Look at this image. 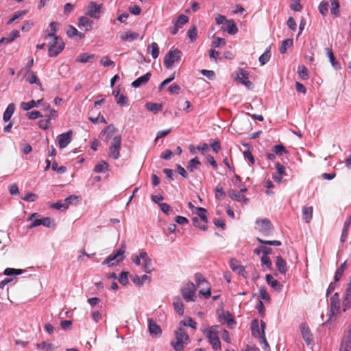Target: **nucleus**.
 I'll use <instances>...</instances> for the list:
<instances>
[{"label":"nucleus","instance_id":"f257e3e1","mask_svg":"<svg viewBox=\"0 0 351 351\" xmlns=\"http://www.w3.org/2000/svg\"><path fill=\"white\" fill-rule=\"evenodd\" d=\"M175 337L176 341H172L171 345L176 351H182L184 346L190 342L189 335L181 327H179V328L175 331Z\"/></svg>","mask_w":351,"mask_h":351},{"label":"nucleus","instance_id":"f03ea898","mask_svg":"<svg viewBox=\"0 0 351 351\" xmlns=\"http://www.w3.org/2000/svg\"><path fill=\"white\" fill-rule=\"evenodd\" d=\"M182 52L178 49H171L165 55L163 60L165 66L167 69H171L175 63L180 62L182 57Z\"/></svg>","mask_w":351,"mask_h":351},{"label":"nucleus","instance_id":"7ed1b4c3","mask_svg":"<svg viewBox=\"0 0 351 351\" xmlns=\"http://www.w3.org/2000/svg\"><path fill=\"white\" fill-rule=\"evenodd\" d=\"M125 254V245L118 249L115 252L108 256L102 263V265H107L109 267L117 265L119 262L123 260Z\"/></svg>","mask_w":351,"mask_h":351},{"label":"nucleus","instance_id":"20e7f679","mask_svg":"<svg viewBox=\"0 0 351 351\" xmlns=\"http://www.w3.org/2000/svg\"><path fill=\"white\" fill-rule=\"evenodd\" d=\"M217 326H213L206 328L203 332L206 338L208 339L210 343L212 345L213 350H221V342L219 337L215 331L213 330L214 328H217Z\"/></svg>","mask_w":351,"mask_h":351},{"label":"nucleus","instance_id":"39448f33","mask_svg":"<svg viewBox=\"0 0 351 351\" xmlns=\"http://www.w3.org/2000/svg\"><path fill=\"white\" fill-rule=\"evenodd\" d=\"M64 48V43L60 37H54L52 42L49 43L48 53L51 57H56Z\"/></svg>","mask_w":351,"mask_h":351},{"label":"nucleus","instance_id":"423d86ee","mask_svg":"<svg viewBox=\"0 0 351 351\" xmlns=\"http://www.w3.org/2000/svg\"><path fill=\"white\" fill-rule=\"evenodd\" d=\"M195 285L191 282H187L181 289V293L186 302H194L195 300Z\"/></svg>","mask_w":351,"mask_h":351},{"label":"nucleus","instance_id":"0eeeda50","mask_svg":"<svg viewBox=\"0 0 351 351\" xmlns=\"http://www.w3.org/2000/svg\"><path fill=\"white\" fill-rule=\"evenodd\" d=\"M36 215H37L36 213H33L29 217L28 220L32 221L31 224L29 225V228H33L37 227L40 225H43L47 228H51V227L55 226L53 219H51L50 217H43L41 219H37L33 220V218Z\"/></svg>","mask_w":351,"mask_h":351},{"label":"nucleus","instance_id":"6e6552de","mask_svg":"<svg viewBox=\"0 0 351 351\" xmlns=\"http://www.w3.org/2000/svg\"><path fill=\"white\" fill-rule=\"evenodd\" d=\"M121 136L117 135L113 137L112 144L109 148L108 156L114 160H117L120 156Z\"/></svg>","mask_w":351,"mask_h":351},{"label":"nucleus","instance_id":"1a4fd4ad","mask_svg":"<svg viewBox=\"0 0 351 351\" xmlns=\"http://www.w3.org/2000/svg\"><path fill=\"white\" fill-rule=\"evenodd\" d=\"M101 11V4L92 1L87 6L86 14L93 19H98L100 17Z\"/></svg>","mask_w":351,"mask_h":351},{"label":"nucleus","instance_id":"9d476101","mask_svg":"<svg viewBox=\"0 0 351 351\" xmlns=\"http://www.w3.org/2000/svg\"><path fill=\"white\" fill-rule=\"evenodd\" d=\"M351 350V324L345 331L341 339L339 351H350Z\"/></svg>","mask_w":351,"mask_h":351},{"label":"nucleus","instance_id":"9b49d317","mask_svg":"<svg viewBox=\"0 0 351 351\" xmlns=\"http://www.w3.org/2000/svg\"><path fill=\"white\" fill-rule=\"evenodd\" d=\"M249 73L245 71L243 69H239L236 76L234 77V80H238L239 82L245 85L248 88H252L253 86L252 83L248 80Z\"/></svg>","mask_w":351,"mask_h":351},{"label":"nucleus","instance_id":"f8f14e48","mask_svg":"<svg viewBox=\"0 0 351 351\" xmlns=\"http://www.w3.org/2000/svg\"><path fill=\"white\" fill-rule=\"evenodd\" d=\"M256 223L258 226V230L263 234L268 236L271 234L272 230V225L269 219H258L256 221Z\"/></svg>","mask_w":351,"mask_h":351},{"label":"nucleus","instance_id":"ddd939ff","mask_svg":"<svg viewBox=\"0 0 351 351\" xmlns=\"http://www.w3.org/2000/svg\"><path fill=\"white\" fill-rule=\"evenodd\" d=\"M73 132L69 130L58 136V145L60 149L65 148L71 141Z\"/></svg>","mask_w":351,"mask_h":351},{"label":"nucleus","instance_id":"4468645a","mask_svg":"<svg viewBox=\"0 0 351 351\" xmlns=\"http://www.w3.org/2000/svg\"><path fill=\"white\" fill-rule=\"evenodd\" d=\"M141 257L143 261V269L144 271L150 274L153 270L152 259L145 251H141Z\"/></svg>","mask_w":351,"mask_h":351},{"label":"nucleus","instance_id":"2eb2a0df","mask_svg":"<svg viewBox=\"0 0 351 351\" xmlns=\"http://www.w3.org/2000/svg\"><path fill=\"white\" fill-rule=\"evenodd\" d=\"M302 336L307 345L313 343V335L306 324L302 323L300 326Z\"/></svg>","mask_w":351,"mask_h":351},{"label":"nucleus","instance_id":"dca6fc26","mask_svg":"<svg viewBox=\"0 0 351 351\" xmlns=\"http://www.w3.org/2000/svg\"><path fill=\"white\" fill-rule=\"evenodd\" d=\"M148 329L152 336L158 337L162 333L160 326L158 325L152 319H148Z\"/></svg>","mask_w":351,"mask_h":351},{"label":"nucleus","instance_id":"f3484780","mask_svg":"<svg viewBox=\"0 0 351 351\" xmlns=\"http://www.w3.org/2000/svg\"><path fill=\"white\" fill-rule=\"evenodd\" d=\"M151 75L150 73H147L139 77L132 83V86L134 88H139L141 86L146 84L150 80Z\"/></svg>","mask_w":351,"mask_h":351},{"label":"nucleus","instance_id":"a211bd4d","mask_svg":"<svg viewBox=\"0 0 351 351\" xmlns=\"http://www.w3.org/2000/svg\"><path fill=\"white\" fill-rule=\"evenodd\" d=\"M117 131V128L113 125H109L101 131V134L104 136V141L107 142L113 137Z\"/></svg>","mask_w":351,"mask_h":351},{"label":"nucleus","instance_id":"6ab92c4d","mask_svg":"<svg viewBox=\"0 0 351 351\" xmlns=\"http://www.w3.org/2000/svg\"><path fill=\"white\" fill-rule=\"evenodd\" d=\"M230 266L232 270L234 272H237L239 274L245 276V267L239 264L236 259L232 258L230 261Z\"/></svg>","mask_w":351,"mask_h":351},{"label":"nucleus","instance_id":"aec40b11","mask_svg":"<svg viewBox=\"0 0 351 351\" xmlns=\"http://www.w3.org/2000/svg\"><path fill=\"white\" fill-rule=\"evenodd\" d=\"M228 194L231 199L238 202L243 201L245 204H247L249 201V199L242 195L240 191L231 189L228 191Z\"/></svg>","mask_w":351,"mask_h":351},{"label":"nucleus","instance_id":"412c9836","mask_svg":"<svg viewBox=\"0 0 351 351\" xmlns=\"http://www.w3.org/2000/svg\"><path fill=\"white\" fill-rule=\"evenodd\" d=\"M25 79L31 84H36L40 86L41 85L40 80L31 69L27 70L25 74Z\"/></svg>","mask_w":351,"mask_h":351},{"label":"nucleus","instance_id":"4be33fe9","mask_svg":"<svg viewBox=\"0 0 351 351\" xmlns=\"http://www.w3.org/2000/svg\"><path fill=\"white\" fill-rule=\"evenodd\" d=\"M265 278L267 284L270 285L275 291H281L282 286L278 280H275L271 274H267Z\"/></svg>","mask_w":351,"mask_h":351},{"label":"nucleus","instance_id":"5701e85b","mask_svg":"<svg viewBox=\"0 0 351 351\" xmlns=\"http://www.w3.org/2000/svg\"><path fill=\"white\" fill-rule=\"evenodd\" d=\"M139 36L138 33L132 31H128L121 34L120 38L123 41L132 42L136 40Z\"/></svg>","mask_w":351,"mask_h":351},{"label":"nucleus","instance_id":"b1692460","mask_svg":"<svg viewBox=\"0 0 351 351\" xmlns=\"http://www.w3.org/2000/svg\"><path fill=\"white\" fill-rule=\"evenodd\" d=\"M340 301L339 294L335 293L330 298L331 311L332 314H335L339 309Z\"/></svg>","mask_w":351,"mask_h":351},{"label":"nucleus","instance_id":"393cba45","mask_svg":"<svg viewBox=\"0 0 351 351\" xmlns=\"http://www.w3.org/2000/svg\"><path fill=\"white\" fill-rule=\"evenodd\" d=\"M276 266L281 274H285L287 271L286 261L280 256H278L276 260Z\"/></svg>","mask_w":351,"mask_h":351},{"label":"nucleus","instance_id":"a878e982","mask_svg":"<svg viewBox=\"0 0 351 351\" xmlns=\"http://www.w3.org/2000/svg\"><path fill=\"white\" fill-rule=\"evenodd\" d=\"M325 51H326L327 56L329 58V60H330V62L332 66L335 70H339L341 69V66H340L339 63L336 60L332 49L330 48H326Z\"/></svg>","mask_w":351,"mask_h":351},{"label":"nucleus","instance_id":"bb28decb","mask_svg":"<svg viewBox=\"0 0 351 351\" xmlns=\"http://www.w3.org/2000/svg\"><path fill=\"white\" fill-rule=\"evenodd\" d=\"M313 206H304L302 208V219L306 223H309L313 217Z\"/></svg>","mask_w":351,"mask_h":351},{"label":"nucleus","instance_id":"cd10ccee","mask_svg":"<svg viewBox=\"0 0 351 351\" xmlns=\"http://www.w3.org/2000/svg\"><path fill=\"white\" fill-rule=\"evenodd\" d=\"M225 25H226V28L222 27V29L223 31H226L230 35H234L235 34L237 33L238 28L234 21L228 20Z\"/></svg>","mask_w":351,"mask_h":351},{"label":"nucleus","instance_id":"c85d7f7f","mask_svg":"<svg viewBox=\"0 0 351 351\" xmlns=\"http://www.w3.org/2000/svg\"><path fill=\"white\" fill-rule=\"evenodd\" d=\"M132 280L136 286L141 287L145 282H149L151 278L147 275H143L141 277L135 276Z\"/></svg>","mask_w":351,"mask_h":351},{"label":"nucleus","instance_id":"c756f323","mask_svg":"<svg viewBox=\"0 0 351 351\" xmlns=\"http://www.w3.org/2000/svg\"><path fill=\"white\" fill-rule=\"evenodd\" d=\"M173 305L178 314L180 315H182L184 314V305L180 298H175L173 299Z\"/></svg>","mask_w":351,"mask_h":351},{"label":"nucleus","instance_id":"7c9ffc66","mask_svg":"<svg viewBox=\"0 0 351 351\" xmlns=\"http://www.w3.org/2000/svg\"><path fill=\"white\" fill-rule=\"evenodd\" d=\"M15 110V105L13 103L10 104L6 108L3 115V119L5 122H8L12 117L14 112Z\"/></svg>","mask_w":351,"mask_h":351},{"label":"nucleus","instance_id":"2f4dec72","mask_svg":"<svg viewBox=\"0 0 351 351\" xmlns=\"http://www.w3.org/2000/svg\"><path fill=\"white\" fill-rule=\"evenodd\" d=\"M145 108L147 110L156 114L158 112L162 110V105L160 104L149 102L146 104Z\"/></svg>","mask_w":351,"mask_h":351},{"label":"nucleus","instance_id":"473e14b6","mask_svg":"<svg viewBox=\"0 0 351 351\" xmlns=\"http://www.w3.org/2000/svg\"><path fill=\"white\" fill-rule=\"evenodd\" d=\"M201 165V162L199 161L197 157L189 160L186 169L190 171L193 172L195 169H198Z\"/></svg>","mask_w":351,"mask_h":351},{"label":"nucleus","instance_id":"72a5a7b5","mask_svg":"<svg viewBox=\"0 0 351 351\" xmlns=\"http://www.w3.org/2000/svg\"><path fill=\"white\" fill-rule=\"evenodd\" d=\"M92 24L93 21L86 16H81L78 19V26L80 27H85L88 29V28H91Z\"/></svg>","mask_w":351,"mask_h":351},{"label":"nucleus","instance_id":"f704fd0d","mask_svg":"<svg viewBox=\"0 0 351 351\" xmlns=\"http://www.w3.org/2000/svg\"><path fill=\"white\" fill-rule=\"evenodd\" d=\"M219 318L221 322H226L229 327H232L235 324V322L229 312H226L222 316H220Z\"/></svg>","mask_w":351,"mask_h":351},{"label":"nucleus","instance_id":"c9c22d12","mask_svg":"<svg viewBox=\"0 0 351 351\" xmlns=\"http://www.w3.org/2000/svg\"><path fill=\"white\" fill-rule=\"evenodd\" d=\"M148 51L151 53L154 59H156L159 56V47L156 43H152L148 47Z\"/></svg>","mask_w":351,"mask_h":351},{"label":"nucleus","instance_id":"e433bc0d","mask_svg":"<svg viewBox=\"0 0 351 351\" xmlns=\"http://www.w3.org/2000/svg\"><path fill=\"white\" fill-rule=\"evenodd\" d=\"M189 22V17L184 14H180L178 16L177 19L173 21V24L178 27L180 29L183 27L184 25Z\"/></svg>","mask_w":351,"mask_h":351},{"label":"nucleus","instance_id":"4c0bfd02","mask_svg":"<svg viewBox=\"0 0 351 351\" xmlns=\"http://www.w3.org/2000/svg\"><path fill=\"white\" fill-rule=\"evenodd\" d=\"M346 266H347V261H346L343 263H342L340 265L339 267L337 268V269L336 270L335 276H334V280H335V282H338L340 280L341 277L342 276V275L344 273L345 269H346Z\"/></svg>","mask_w":351,"mask_h":351},{"label":"nucleus","instance_id":"58836bf2","mask_svg":"<svg viewBox=\"0 0 351 351\" xmlns=\"http://www.w3.org/2000/svg\"><path fill=\"white\" fill-rule=\"evenodd\" d=\"M293 44V39L287 38L282 41L281 46L279 48V51L281 53H285L287 49L291 47Z\"/></svg>","mask_w":351,"mask_h":351},{"label":"nucleus","instance_id":"ea45409f","mask_svg":"<svg viewBox=\"0 0 351 351\" xmlns=\"http://www.w3.org/2000/svg\"><path fill=\"white\" fill-rule=\"evenodd\" d=\"M251 330H252V335L254 337H258V338L261 337V332H260V330H259L258 323L256 319H254L252 322Z\"/></svg>","mask_w":351,"mask_h":351},{"label":"nucleus","instance_id":"a19ab883","mask_svg":"<svg viewBox=\"0 0 351 351\" xmlns=\"http://www.w3.org/2000/svg\"><path fill=\"white\" fill-rule=\"evenodd\" d=\"M66 34L69 37H74L75 36H79L80 38L84 37V35L82 33H80L77 31V29L72 25H69L66 29Z\"/></svg>","mask_w":351,"mask_h":351},{"label":"nucleus","instance_id":"79ce46f5","mask_svg":"<svg viewBox=\"0 0 351 351\" xmlns=\"http://www.w3.org/2000/svg\"><path fill=\"white\" fill-rule=\"evenodd\" d=\"M195 210H197V214L198 215L197 217L204 222V223L206 224L208 222L207 217H206V213L207 210L202 207H197L195 208Z\"/></svg>","mask_w":351,"mask_h":351},{"label":"nucleus","instance_id":"37998d69","mask_svg":"<svg viewBox=\"0 0 351 351\" xmlns=\"http://www.w3.org/2000/svg\"><path fill=\"white\" fill-rule=\"evenodd\" d=\"M271 58L270 49H267L259 57L258 61L261 65L265 64Z\"/></svg>","mask_w":351,"mask_h":351},{"label":"nucleus","instance_id":"c03bdc74","mask_svg":"<svg viewBox=\"0 0 351 351\" xmlns=\"http://www.w3.org/2000/svg\"><path fill=\"white\" fill-rule=\"evenodd\" d=\"M108 167L109 165L106 162L101 161L95 165L93 171L95 173H103L108 170Z\"/></svg>","mask_w":351,"mask_h":351},{"label":"nucleus","instance_id":"a18cd8bd","mask_svg":"<svg viewBox=\"0 0 351 351\" xmlns=\"http://www.w3.org/2000/svg\"><path fill=\"white\" fill-rule=\"evenodd\" d=\"M195 281L198 287H204L206 285H208V282L206 280L204 276L199 273H196L195 274Z\"/></svg>","mask_w":351,"mask_h":351},{"label":"nucleus","instance_id":"49530a36","mask_svg":"<svg viewBox=\"0 0 351 351\" xmlns=\"http://www.w3.org/2000/svg\"><path fill=\"white\" fill-rule=\"evenodd\" d=\"M58 25V23L57 22H51L49 24V27L51 28V32L48 33L46 35V36L45 38V39H47L49 38H54V37H58L57 36H56V30H57Z\"/></svg>","mask_w":351,"mask_h":351},{"label":"nucleus","instance_id":"de8ad7c7","mask_svg":"<svg viewBox=\"0 0 351 351\" xmlns=\"http://www.w3.org/2000/svg\"><path fill=\"white\" fill-rule=\"evenodd\" d=\"M272 152L277 156H282L287 152L286 148L282 145H276L273 147Z\"/></svg>","mask_w":351,"mask_h":351},{"label":"nucleus","instance_id":"09e8293b","mask_svg":"<svg viewBox=\"0 0 351 351\" xmlns=\"http://www.w3.org/2000/svg\"><path fill=\"white\" fill-rule=\"evenodd\" d=\"M51 207L60 210H65L68 208V204L64 201H58L51 204Z\"/></svg>","mask_w":351,"mask_h":351},{"label":"nucleus","instance_id":"8fccbe9b","mask_svg":"<svg viewBox=\"0 0 351 351\" xmlns=\"http://www.w3.org/2000/svg\"><path fill=\"white\" fill-rule=\"evenodd\" d=\"M187 36L191 42H193L196 40L197 37V31L195 25L191 27V28L188 30Z\"/></svg>","mask_w":351,"mask_h":351},{"label":"nucleus","instance_id":"3c124183","mask_svg":"<svg viewBox=\"0 0 351 351\" xmlns=\"http://www.w3.org/2000/svg\"><path fill=\"white\" fill-rule=\"evenodd\" d=\"M328 3L327 1H322L319 5V11L322 16H326L328 14Z\"/></svg>","mask_w":351,"mask_h":351},{"label":"nucleus","instance_id":"603ef678","mask_svg":"<svg viewBox=\"0 0 351 351\" xmlns=\"http://www.w3.org/2000/svg\"><path fill=\"white\" fill-rule=\"evenodd\" d=\"M256 240L262 244L269 245L280 246L282 244L280 241H277V240L267 241V240L261 239L258 237L256 238Z\"/></svg>","mask_w":351,"mask_h":351},{"label":"nucleus","instance_id":"864d4df0","mask_svg":"<svg viewBox=\"0 0 351 351\" xmlns=\"http://www.w3.org/2000/svg\"><path fill=\"white\" fill-rule=\"evenodd\" d=\"M34 107H36V102L34 100L21 103V108L25 111L29 110Z\"/></svg>","mask_w":351,"mask_h":351},{"label":"nucleus","instance_id":"5fc2aeb1","mask_svg":"<svg viewBox=\"0 0 351 351\" xmlns=\"http://www.w3.org/2000/svg\"><path fill=\"white\" fill-rule=\"evenodd\" d=\"M116 100L117 104H119L121 106H127L129 105L128 98L123 95H121L120 96L117 97V98H116Z\"/></svg>","mask_w":351,"mask_h":351},{"label":"nucleus","instance_id":"6e6d98bb","mask_svg":"<svg viewBox=\"0 0 351 351\" xmlns=\"http://www.w3.org/2000/svg\"><path fill=\"white\" fill-rule=\"evenodd\" d=\"M330 13H331V15H332L335 18L338 17L339 16L340 11H339V3H334L333 4H331Z\"/></svg>","mask_w":351,"mask_h":351},{"label":"nucleus","instance_id":"4d7b16f0","mask_svg":"<svg viewBox=\"0 0 351 351\" xmlns=\"http://www.w3.org/2000/svg\"><path fill=\"white\" fill-rule=\"evenodd\" d=\"M298 74L300 77L304 80L308 77V73L306 67L304 65L299 66L298 68Z\"/></svg>","mask_w":351,"mask_h":351},{"label":"nucleus","instance_id":"13d9d810","mask_svg":"<svg viewBox=\"0 0 351 351\" xmlns=\"http://www.w3.org/2000/svg\"><path fill=\"white\" fill-rule=\"evenodd\" d=\"M128 271H122L118 278L119 282L123 285H126L128 282Z\"/></svg>","mask_w":351,"mask_h":351},{"label":"nucleus","instance_id":"bf43d9fd","mask_svg":"<svg viewBox=\"0 0 351 351\" xmlns=\"http://www.w3.org/2000/svg\"><path fill=\"white\" fill-rule=\"evenodd\" d=\"M226 45L225 39L219 37L215 38V40L212 42V47L213 48H217L220 46Z\"/></svg>","mask_w":351,"mask_h":351},{"label":"nucleus","instance_id":"052dcab7","mask_svg":"<svg viewBox=\"0 0 351 351\" xmlns=\"http://www.w3.org/2000/svg\"><path fill=\"white\" fill-rule=\"evenodd\" d=\"M192 221H193V224L195 226V227H197L199 228V229L202 230H206V228H207V226L205 223H204L203 225H201L200 222L202 221L199 217H194L193 219H192Z\"/></svg>","mask_w":351,"mask_h":351},{"label":"nucleus","instance_id":"680f3d73","mask_svg":"<svg viewBox=\"0 0 351 351\" xmlns=\"http://www.w3.org/2000/svg\"><path fill=\"white\" fill-rule=\"evenodd\" d=\"M259 296L261 300L265 301H269L270 300L269 295L265 287H261L259 290Z\"/></svg>","mask_w":351,"mask_h":351},{"label":"nucleus","instance_id":"e2e57ef3","mask_svg":"<svg viewBox=\"0 0 351 351\" xmlns=\"http://www.w3.org/2000/svg\"><path fill=\"white\" fill-rule=\"evenodd\" d=\"M200 72L204 76L206 77L210 80H214L215 77V73L213 71L202 69Z\"/></svg>","mask_w":351,"mask_h":351},{"label":"nucleus","instance_id":"0e129e2a","mask_svg":"<svg viewBox=\"0 0 351 351\" xmlns=\"http://www.w3.org/2000/svg\"><path fill=\"white\" fill-rule=\"evenodd\" d=\"M37 347L40 349L45 350L46 351H51L54 348L52 344L47 342H42L41 343H38L37 344Z\"/></svg>","mask_w":351,"mask_h":351},{"label":"nucleus","instance_id":"69168bd1","mask_svg":"<svg viewBox=\"0 0 351 351\" xmlns=\"http://www.w3.org/2000/svg\"><path fill=\"white\" fill-rule=\"evenodd\" d=\"M38 195L35 193H27L22 199L27 202H35L38 199Z\"/></svg>","mask_w":351,"mask_h":351},{"label":"nucleus","instance_id":"338daca9","mask_svg":"<svg viewBox=\"0 0 351 351\" xmlns=\"http://www.w3.org/2000/svg\"><path fill=\"white\" fill-rule=\"evenodd\" d=\"M100 64L104 66L114 65V62L109 59L108 56H104L100 60Z\"/></svg>","mask_w":351,"mask_h":351},{"label":"nucleus","instance_id":"774afa93","mask_svg":"<svg viewBox=\"0 0 351 351\" xmlns=\"http://www.w3.org/2000/svg\"><path fill=\"white\" fill-rule=\"evenodd\" d=\"M27 117L29 119H36L38 118L42 117L43 115L39 111H32L27 114Z\"/></svg>","mask_w":351,"mask_h":351}]
</instances>
